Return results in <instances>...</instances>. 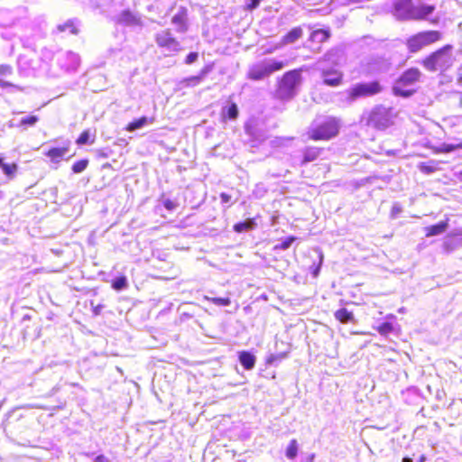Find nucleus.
Segmentation results:
<instances>
[{
	"label": "nucleus",
	"instance_id": "nucleus-1",
	"mask_svg": "<svg viewBox=\"0 0 462 462\" xmlns=\"http://www.w3.org/2000/svg\"><path fill=\"white\" fill-rule=\"evenodd\" d=\"M435 11V5L421 1L398 0L394 3L393 14L398 20H428Z\"/></svg>",
	"mask_w": 462,
	"mask_h": 462
},
{
	"label": "nucleus",
	"instance_id": "nucleus-2",
	"mask_svg": "<svg viewBox=\"0 0 462 462\" xmlns=\"http://www.w3.org/2000/svg\"><path fill=\"white\" fill-rule=\"evenodd\" d=\"M339 127L338 119L328 116L313 122L307 134L314 141L329 140L337 134Z\"/></svg>",
	"mask_w": 462,
	"mask_h": 462
},
{
	"label": "nucleus",
	"instance_id": "nucleus-3",
	"mask_svg": "<svg viewBox=\"0 0 462 462\" xmlns=\"http://www.w3.org/2000/svg\"><path fill=\"white\" fill-rule=\"evenodd\" d=\"M451 50V45H446L433 52L423 60L424 68L429 71L448 69L452 65Z\"/></svg>",
	"mask_w": 462,
	"mask_h": 462
},
{
	"label": "nucleus",
	"instance_id": "nucleus-4",
	"mask_svg": "<svg viewBox=\"0 0 462 462\" xmlns=\"http://www.w3.org/2000/svg\"><path fill=\"white\" fill-rule=\"evenodd\" d=\"M300 71L293 69L286 72L282 78L276 96L282 100L291 99L297 94V88L300 85Z\"/></svg>",
	"mask_w": 462,
	"mask_h": 462
},
{
	"label": "nucleus",
	"instance_id": "nucleus-5",
	"mask_svg": "<svg viewBox=\"0 0 462 462\" xmlns=\"http://www.w3.org/2000/svg\"><path fill=\"white\" fill-rule=\"evenodd\" d=\"M332 53L328 52L325 55L323 60L317 62V69L320 72V78L324 85L328 87H338L343 81V72L335 66H328L327 61L331 60Z\"/></svg>",
	"mask_w": 462,
	"mask_h": 462
},
{
	"label": "nucleus",
	"instance_id": "nucleus-6",
	"mask_svg": "<svg viewBox=\"0 0 462 462\" xmlns=\"http://www.w3.org/2000/svg\"><path fill=\"white\" fill-rule=\"evenodd\" d=\"M285 66L282 60L266 59L253 64L248 70V78L253 80H261L269 77L275 71L281 70Z\"/></svg>",
	"mask_w": 462,
	"mask_h": 462
},
{
	"label": "nucleus",
	"instance_id": "nucleus-7",
	"mask_svg": "<svg viewBox=\"0 0 462 462\" xmlns=\"http://www.w3.org/2000/svg\"><path fill=\"white\" fill-rule=\"evenodd\" d=\"M442 38V33L439 31H424L411 36L406 42L407 48L411 52H418L423 48L433 44Z\"/></svg>",
	"mask_w": 462,
	"mask_h": 462
},
{
	"label": "nucleus",
	"instance_id": "nucleus-8",
	"mask_svg": "<svg viewBox=\"0 0 462 462\" xmlns=\"http://www.w3.org/2000/svg\"><path fill=\"white\" fill-rule=\"evenodd\" d=\"M381 91V87L378 82L373 81L368 83H358L347 89L345 94L346 100L349 103L356 100L359 97L373 96Z\"/></svg>",
	"mask_w": 462,
	"mask_h": 462
},
{
	"label": "nucleus",
	"instance_id": "nucleus-9",
	"mask_svg": "<svg viewBox=\"0 0 462 462\" xmlns=\"http://www.w3.org/2000/svg\"><path fill=\"white\" fill-rule=\"evenodd\" d=\"M420 77V71L418 69H410L406 70L393 87L394 93L402 97L411 96L414 90L412 88L404 89L403 88L412 86L419 80Z\"/></svg>",
	"mask_w": 462,
	"mask_h": 462
},
{
	"label": "nucleus",
	"instance_id": "nucleus-10",
	"mask_svg": "<svg viewBox=\"0 0 462 462\" xmlns=\"http://www.w3.org/2000/svg\"><path fill=\"white\" fill-rule=\"evenodd\" d=\"M393 123L392 111L383 106L375 107L369 116V124L378 129H385Z\"/></svg>",
	"mask_w": 462,
	"mask_h": 462
},
{
	"label": "nucleus",
	"instance_id": "nucleus-11",
	"mask_svg": "<svg viewBox=\"0 0 462 462\" xmlns=\"http://www.w3.org/2000/svg\"><path fill=\"white\" fill-rule=\"evenodd\" d=\"M441 247L446 254H451L462 247V227L450 231L444 237Z\"/></svg>",
	"mask_w": 462,
	"mask_h": 462
},
{
	"label": "nucleus",
	"instance_id": "nucleus-12",
	"mask_svg": "<svg viewBox=\"0 0 462 462\" xmlns=\"http://www.w3.org/2000/svg\"><path fill=\"white\" fill-rule=\"evenodd\" d=\"M155 42L159 47L168 52H177L180 49L179 42L172 36L169 30L156 33Z\"/></svg>",
	"mask_w": 462,
	"mask_h": 462
},
{
	"label": "nucleus",
	"instance_id": "nucleus-13",
	"mask_svg": "<svg viewBox=\"0 0 462 462\" xmlns=\"http://www.w3.org/2000/svg\"><path fill=\"white\" fill-rule=\"evenodd\" d=\"M211 69L212 67L210 65L205 66L198 75L181 79L179 82V87L180 88H194L196 86H199L204 80L207 75L211 71Z\"/></svg>",
	"mask_w": 462,
	"mask_h": 462
},
{
	"label": "nucleus",
	"instance_id": "nucleus-14",
	"mask_svg": "<svg viewBox=\"0 0 462 462\" xmlns=\"http://www.w3.org/2000/svg\"><path fill=\"white\" fill-rule=\"evenodd\" d=\"M302 34H303L302 29L300 27H295L292 30H291L286 35H284L282 37V42L279 44H277L276 46H274L272 49L266 50L263 53L270 54L284 45L293 43L296 41H298L300 38H301Z\"/></svg>",
	"mask_w": 462,
	"mask_h": 462
},
{
	"label": "nucleus",
	"instance_id": "nucleus-15",
	"mask_svg": "<svg viewBox=\"0 0 462 462\" xmlns=\"http://www.w3.org/2000/svg\"><path fill=\"white\" fill-rule=\"evenodd\" d=\"M116 22L119 24L130 27L143 25L140 15L129 10L121 12L116 18Z\"/></svg>",
	"mask_w": 462,
	"mask_h": 462
},
{
	"label": "nucleus",
	"instance_id": "nucleus-16",
	"mask_svg": "<svg viewBox=\"0 0 462 462\" xmlns=\"http://www.w3.org/2000/svg\"><path fill=\"white\" fill-rule=\"evenodd\" d=\"M59 61L66 70H75L79 67L80 60L78 54L67 51L59 58Z\"/></svg>",
	"mask_w": 462,
	"mask_h": 462
},
{
	"label": "nucleus",
	"instance_id": "nucleus-17",
	"mask_svg": "<svg viewBox=\"0 0 462 462\" xmlns=\"http://www.w3.org/2000/svg\"><path fill=\"white\" fill-rule=\"evenodd\" d=\"M448 227V221H441L436 225L426 226L424 228L427 237L443 234Z\"/></svg>",
	"mask_w": 462,
	"mask_h": 462
},
{
	"label": "nucleus",
	"instance_id": "nucleus-18",
	"mask_svg": "<svg viewBox=\"0 0 462 462\" xmlns=\"http://www.w3.org/2000/svg\"><path fill=\"white\" fill-rule=\"evenodd\" d=\"M239 361L245 369L250 370L255 365V356L250 352L242 351L239 353Z\"/></svg>",
	"mask_w": 462,
	"mask_h": 462
},
{
	"label": "nucleus",
	"instance_id": "nucleus-19",
	"mask_svg": "<svg viewBox=\"0 0 462 462\" xmlns=\"http://www.w3.org/2000/svg\"><path fill=\"white\" fill-rule=\"evenodd\" d=\"M69 148H52L46 152V155L52 162L59 163L60 160L68 153Z\"/></svg>",
	"mask_w": 462,
	"mask_h": 462
},
{
	"label": "nucleus",
	"instance_id": "nucleus-20",
	"mask_svg": "<svg viewBox=\"0 0 462 462\" xmlns=\"http://www.w3.org/2000/svg\"><path fill=\"white\" fill-rule=\"evenodd\" d=\"M321 153V149L317 147H307L303 151V161L302 163H308L314 162L319 158Z\"/></svg>",
	"mask_w": 462,
	"mask_h": 462
},
{
	"label": "nucleus",
	"instance_id": "nucleus-21",
	"mask_svg": "<svg viewBox=\"0 0 462 462\" xmlns=\"http://www.w3.org/2000/svg\"><path fill=\"white\" fill-rule=\"evenodd\" d=\"M256 227V222L254 218H248L245 221L236 223L234 226V230L237 233H242L249 230H253Z\"/></svg>",
	"mask_w": 462,
	"mask_h": 462
},
{
	"label": "nucleus",
	"instance_id": "nucleus-22",
	"mask_svg": "<svg viewBox=\"0 0 462 462\" xmlns=\"http://www.w3.org/2000/svg\"><path fill=\"white\" fill-rule=\"evenodd\" d=\"M334 316L336 319L344 324L353 322L355 319L353 312L348 311L346 308L337 310Z\"/></svg>",
	"mask_w": 462,
	"mask_h": 462
},
{
	"label": "nucleus",
	"instance_id": "nucleus-23",
	"mask_svg": "<svg viewBox=\"0 0 462 462\" xmlns=\"http://www.w3.org/2000/svg\"><path fill=\"white\" fill-rule=\"evenodd\" d=\"M151 123H152V119H149L146 116H142L139 119L129 123L126 127V130L128 132H134V131L140 129Z\"/></svg>",
	"mask_w": 462,
	"mask_h": 462
},
{
	"label": "nucleus",
	"instance_id": "nucleus-24",
	"mask_svg": "<svg viewBox=\"0 0 462 462\" xmlns=\"http://www.w3.org/2000/svg\"><path fill=\"white\" fill-rule=\"evenodd\" d=\"M298 450H299V445H298L297 440L291 439L286 448V452H285L286 457L288 459L293 460L297 457Z\"/></svg>",
	"mask_w": 462,
	"mask_h": 462
},
{
	"label": "nucleus",
	"instance_id": "nucleus-25",
	"mask_svg": "<svg viewBox=\"0 0 462 462\" xmlns=\"http://www.w3.org/2000/svg\"><path fill=\"white\" fill-rule=\"evenodd\" d=\"M329 37V32L326 30H315L310 35V40L317 42H323Z\"/></svg>",
	"mask_w": 462,
	"mask_h": 462
},
{
	"label": "nucleus",
	"instance_id": "nucleus-26",
	"mask_svg": "<svg viewBox=\"0 0 462 462\" xmlns=\"http://www.w3.org/2000/svg\"><path fill=\"white\" fill-rule=\"evenodd\" d=\"M223 116L229 119H236L238 116V108L235 103H232L228 107L223 108Z\"/></svg>",
	"mask_w": 462,
	"mask_h": 462
},
{
	"label": "nucleus",
	"instance_id": "nucleus-27",
	"mask_svg": "<svg viewBox=\"0 0 462 462\" xmlns=\"http://www.w3.org/2000/svg\"><path fill=\"white\" fill-rule=\"evenodd\" d=\"M57 28L60 32H69L71 34L78 33V28L73 21H68L63 24L58 25Z\"/></svg>",
	"mask_w": 462,
	"mask_h": 462
},
{
	"label": "nucleus",
	"instance_id": "nucleus-28",
	"mask_svg": "<svg viewBox=\"0 0 462 462\" xmlns=\"http://www.w3.org/2000/svg\"><path fill=\"white\" fill-rule=\"evenodd\" d=\"M171 22L173 24H176L179 26V28H178L179 32L186 31L185 19H184V15L182 14H176L175 15H173Z\"/></svg>",
	"mask_w": 462,
	"mask_h": 462
},
{
	"label": "nucleus",
	"instance_id": "nucleus-29",
	"mask_svg": "<svg viewBox=\"0 0 462 462\" xmlns=\"http://www.w3.org/2000/svg\"><path fill=\"white\" fill-rule=\"evenodd\" d=\"M38 120L39 118L36 116H25L19 121L17 126H33L38 122Z\"/></svg>",
	"mask_w": 462,
	"mask_h": 462
},
{
	"label": "nucleus",
	"instance_id": "nucleus-30",
	"mask_svg": "<svg viewBox=\"0 0 462 462\" xmlns=\"http://www.w3.org/2000/svg\"><path fill=\"white\" fill-rule=\"evenodd\" d=\"M17 165L15 163L3 165L2 171L9 179H13L17 171Z\"/></svg>",
	"mask_w": 462,
	"mask_h": 462
},
{
	"label": "nucleus",
	"instance_id": "nucleus-31",
	"mask_svg": "<svg viewBox=\"0 0 462 462\" xmlns=\"http://www.w3.org/2000/svg\"><path fill=\"white\" fill-rule=\"evenodd\" d=\"M206 300L211 301L212 303L217 306H229L231 304V300L229 298H217V297H205Z\"/></svg>",
	"mask_w": 462,
	"mask_h": 462
},
{
	"label": "nucleus",
	"instance_id": "nucleus-32",
	"mask_svg": "<svg viewBox=\"0 0 462 462\" xmlns=\"http://www.w3.org/2000/svg\"><path fill=\"white\" fill-rule=\"evenodd\" d=\"M112 287L116 291H122L127 287V280L125 276L116 278L112 284Z\"/></svg>",
	"mask_w": 462,
	"mask_h": 462
},
{
	"label": "nucleus",
	"instance_id": "nucleus-33",
	"mask_svg": "<svg viewBox=\"0 0 462 462\" xmlns=\"http://www.w3.org/2000/svg\"><path fill=\"white\" fill-rule=\"evenodd\" d=\"M88 161L87 159L80 160L72 165V171L74 173H80L88 167Z\"/></svg>",
	"mask_w": 462,
	"mask_h": 462
},
{
	"label": "nucleus",
	"instance_id": "nucleus-34",
	"mask_svg": "<svg viewBox=\"0 0 462 462\" xmlns=\"http://www.w3.org/2000/svg\"><path fill=\"white\" fill-rule=\"evenodd\" d=\"M294 236H289L282 240L280 244L276 245L274 246V249H280V250H287L291 247V244L295 241Z\"/></svg>",
	"mask_w": 462,
	"mask_h": 462
},
{
	"label": "nucleus",
	"instance_id": "nucleus-35",
	"mask_svg": "<svg viewBox=\"0 0 462 462\" xmlns=\"http://www.w3.org/2000/svg\"><path fill=\"white\" fill-rule=\"evenodd\" d=\"M393 324L389 323V322H383L381 325H379L377 328V331L382 336H386V335L390 334L393 331Z\"/></svg>",
	"mask_w": 462,
	"mask_h": 462
},
{
	"label": "nucleus",
	"instance_id": "nucleus-36",
	"mask_svg": "<svg viewBox=\"0 0 462 462\" xmlns=\"http://www.w3.org/2000/svg\"><path fill=\"white\" fill-rule=\"evenodd\" d=\"M89 138H90L89 131L85 130L84 132L81 133L79 137L77 139L76 143L79 145L87 144L89 142Z\"/></svg>",
	"mask_w": 462,
	"mask_h": 462
},
{
	"label": "nucleus",
	"instance_id": "nucleus-37",
	"mask_svg": "<svg viewBox=\"0 0 462 462\" xmlns=\"http://www.w3.org/2000/svg\"><path fill=\"white\" fill-rule=\"evenodd\" d=\"M402 211V208L399 203H394L392 207L391 217L396 218L398 215Z\"/></svg>",
	"mask_w": 462,
	"mask_h": 462
},
{
	"label": "nucleus",
	"instance_id": "nucleus-38",
	"mask_svg": "<svg viewBox=\"0 0 462 462\" xmlns=\"http://www.w3.org/2000/svg\"><path fill=\"white\" fill-rule=\"evenodd\" d=\"M262 0H245V6L247 10H254L256 9Z\"/></svg>",
	"mask_w": 462,
	"mask_h": 462
},
{
	"label": "nucleus",
	"instance_id": "nucleus-39",
	"mask_svg": "<svg viewBox=\"0 0 462 462\" xmlns=\"http://www.w3.org/2000/svg\"><path fill=\"white\" fill-rule=\"evenodd\" d=\"M459 147H461V145H459V144L454 145V144L443 143L439 150H440V152H451Z\"/></svg>",
	"mask_w": 462,
	"mask_h": 462
},
{
	"label": "nucleus",
	"instance_id": "nucleus-40",
	"mask_svg": "<svg viewBox=\"0 0 462 462\" xmlns=\"http://www.w3.org/2000/svg\"><path fill=\"white\" fill-rule=\"evenodd\" d=\"M198 58H199L198 52H190L186 57L185 62L187 64H192L193 62H195L198 60Z\"/></svg>",
	"mask_w": 462,
	"mask_h": 462
},
{
	"label": "nucleus",
	"instance_id": "nucleus-41",
	"mask_svg": "<svg viewBox=\"0 0 462 462\" xmlns=\"http://www.w3.org/2000/svg\"><path fill=\"white\" fill-rule=\"evenodd\" d=\"M12 74V68L9 65H0V75L2 76H7Z\"/></svg>",
	"mask_w": 462,
	"mask_h": 462
},
{
	"label": "nucleus",
	"instance_id": "nucleus-42",
	"mask_svg": "<svg viewBox=\"0 0 462 462\" xmlns=\"http://www.w3.org/2000/svg\"><path fill=\"white\" fill-rule=\"evenodd\" d=\"M163 205H164L165 208L170 211H172L177 208V203L171 199H165L163 201Z\"/></svg>",
	"mask_w": 462,
	"mask_h": 462
},
{
	"label": "nucleus",
	"instance_id": "nucleus-43",
	"mask_svg": "<svg viewBox=\"0 0 462 462\" xmlns=\"http://www.w3.org/2000/svg\"><path fill=\"white\" fill-rule=\"evenodd\" d=\"M7 87H12V88H14L19 90L21 89L18 86H15L8 81H5V80L0 79V88H7Z\"/></svg>",
	"mask_w": 462,
	"mask_h": 462
},
{
	"label": "nucleus",
	"instance_id": "nucleus-44",
	"mask_svg": "<svg viewBox=\"0 0 462 462\" xmlns=\"http://www.w3.org/2000/svg\"><path fill=\"white\" fill-rule=\"evenodd\" d=\"M284 356H285L284 355H279V356L272 355V356L268 358L267 362H268L269 364H273L275 360H277V359H281V358H283Z\"/></svg>",
	"mask_w": 462,
	"mask_h": 462
},
{
	"label": "nucleus",
	"instance_id": "nucleus-45",
	"mask_svg": "<svg viewBox=\"0 0 462 462\" xmlns=\"http://www.w3.org/2000/svg\"><path fill=\"white\" fill-rule=\"evenodd\" d=\"M220 199H221L222 203H228L231 199V196L226 193H221Z\"/></svg>",
	"mask_w": 462,
	"mask_h": 462
},
{
	"label": "nucleus",
	"instance_id": "nucleus-46",
	"mask_svg": "<svg viewBox=\"0 0 462 462\" xmlns=\"http://www.w3.org/2000/svg\"><path fill=\"white\" fill-rule=\"evenodd\" d=\"M95 462H109V460L103 455H99L95 458Z\"/></svg>",
	"mask_w": 462,
	"mask_h": 462
},
{
	"label": "nucleus",
	"instance_id": "nucleus-47",
	"mask_svg": "<svg viewBox=\"0 0 462 462\" xmlns=\"http://www.w3.org/2000/svg\"><path fill=\"white\" fill-rule=\"evenodd\" d=\"M319 266L316 267L315 270L313 271V275L316 277L318 276L319 274Z\"/></svg>",
	"mask_w": 462,
	"mask_h": 462
},
{
	"label": "nucleus",
	"instance_id": "nucleus-48",
	"mask_svg": "<svg viewBox=\"0 0 462 462\" xmlns=\"http://www.w3.org/2000/svg\"><path fill=\"white\" fill-rule=\"evenodd\" d=\"M402 462H413L411 457H404Z\"/></svg>",
	"mask_w": 462,
	"mask_h": 462
},
{
	"label": "nucleus",
	"instance_id": "nucleus-49",
	"mask_svg": "<svg viewBox=\"0 0 462 462\" xmlns=\"http://www.w3.org/2000/svg\"><path fill=\"white\" fill-rule=\"evenodd\" d=\"M6 163L4 162V159L0 157V168H3V165H5Z\"/></svg>",
	"mask_w": 462,
	"mask_h": 462
},
{
	"label": "nucleus",
	"instance_id": "nucleus-50",
	"mask_svg": "<svg viewBox=\"0 0 462 462\" xmlns=\"http://www.w3.org/2000/svg\"><path fill=\"white\" fill-rule=\"evenodd\" d=\"M421 169H425V171H426L427 172H430V171H430V169H428L427 167H422Z\"/></svg>",
	"mask_w": 462,
	"mask_h": 462
},
{
	"label": "nucleus",
	"instance_id": "nucleus-51",
	"mask_svg": "<svg viewBox=\"0 0 462 462\" xmlns=\"http://www.w3.org/2000/svg\"><path fill=\"white\" fill-rule=\"evenodd\" d=\"M424 460H425V457L422 456V457H420V461H419V462H424Z\"/></svg>",
	"mask_w": 462,
	"mask_h": 462
},
{
	"label": "nucleus",
	"instance_id": "nucleus-52",
	"mask_svg": "<svg viewBox=\"0 0 462 462\" xmlns=\"http://www.w3.org/2000/svg\"><path fill=\"white\" fill-rule=\"evenodd\" d=\"M313 458H314V455H311V458H310V462H312Z\"/></svg>",
	"mask_w": 462,
	"mask_h": 462
}]
</instances>
